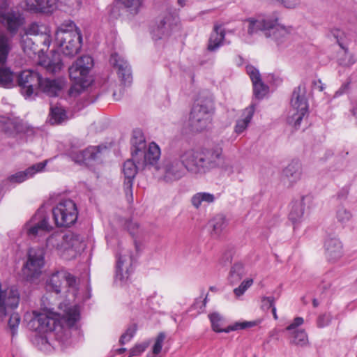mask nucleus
<instances>
[{"label":"nucleus","mask_w":357,"mask_h":357,"mask_svg":"<svg viewBox=\"0 0 357 357\" xmlns=\"http://www.w3.org/2000/svg\"><path fill=\"white\" fill-rule=\"evenodd\" d=\"M82 158H85L86 163L98 158L100 153V146H89L84 150H81Z\"/></svg>","instance_id":"obj_44"},{"label":"nucleus","mask_w":357,"mask_h":357,"mask_svg":"<svg viewBox=\"0 0 357 357\" xmlns=\"http://www.w3.org/2000/svg\"><path fill=\"white\" fill-rule=\"evenodd\" d=\"M289 332L291 344L299 347H305L308 344V337L305 330L299 329Z\"/></svg>","instance_id":"obj_38"},{"label":"nucleus","mask_w":357,"mask_h":357,"mask_svg":"<svg viewBox=\"0 0 357 357\" xmlns=\"http://www.w3.org/2000/svg\"><path fill=\"white\" fill-rule=\"evenodd\" d=\"M53 218L58 227H70L78 215L75 203L69 199L61 200L52 209Z\"/></svg>","instance_id":"obj_12"},{"label":"nucleus","mask_w":357,"mask_h":357,"mask_svg":"<svg viewBox=\"0 0 357 357\" xmlns=\"http://www.w3.org/2000/svg\"><path fill=\"white\" fill-rule=\"evenodd\" d=\"M225 38V31L221 25L215 24L213 31L210 35L207 50L210 52L216 51L223 45Z\"/></svg>","instance_id":"obj_31"},{"label":"nucleus","mask_w":357,"mask_h":357,"mask_svg":"<svg viewBox=\"0 0 357 357\" xmlns=\"http://www.w3.org/2000/svg\"><path fill=\"white\" fill-rule=\"evenodd\" d=\"M70 300L61 303L56 312L52 310L43 312L33 311L28 324L29 328L40 334L55 331L58 335L66 330V327L77 328L80 319V308L77 304L70 303Z\"/></svg>","instance_id":"obj_1"},{"label":"nucleus","mask_w":357,"mask_h":357,"mask_svg":"<svg viewBox=\"0 0 357 357\" xmlns=\"http://www.w3.org/2000/svg\"><path fill=\"white\" fill-rule=\"evenodd\" d=\"M246 70L252 82L255 96L259 99L262 98L268 92V86L264 84L258 70L254 66H247Z\"/></svg>","instance_id":"obj_26"},{"label":"nucleus","mask_w":357,"mask_h":357,"mask_svg":"<svg viewBox=\"0 0 357 357\" xmlns=\"http://www.w3.org/2000/svg\"><path fill=\"white\" fill-rule=\"evenodd\" d=\"M312 202V197L307 195L303 197L300 201L294 202L289 214V220L293 223L299 222L303 217L305 206H310Z\"/></svg>","instance_id":"obj_29"},{"label":"nucleus","mask_w":357,"mask_h":357,"mask_svg":"<svg viewBox=\"0 0 357 357\" xmlns=\"http://www.w3.org/2000/svg\"><path fill=\"white\" fill-rule=\"evenodd\" d=\"M144 169V167H139L137 161L133 159L127 160L123 165V174L124 175L123 188L127 197L132 199L133 181L139 169Z\"/></svg>","instance_id":"obj_20"},{"label":"nucleus","mask_w":357,"mask_h":357,"mask_svg":"<svg viewBox=\"0 0 357 357\" xmlns=\"http://www.w3.org/2000/svg\"><path fill=\"white\" fill-rule=\"evenodd\" d=\"M330 321H331L330 315L323 314V315L319 316V317L318 318L317 326L319 328H323V327L328 325Z\"/></svg>","instance_id":"obj_56"},{"label":"nucleus","mask_w":357,"mask_h":357,"mask_svg":"<svg viewBox=\"0 0 357 357\" xmlns=\"http://www.w3.org/2000/svg\"><path fill=\"white\" fill-rule=\"evenodd\" d=\"M205 174L213 169H220L223 172L231 175L234 172V162L223 155L222 149L215 147L203 152Z\"/></svg>","instance_id":"obj_11"},{"label":"nucleus","mask_w":357,"mask_h":357,"mask_svg":"<svg viewBox=\"0 0 357 357\" xmlns=\"http://www.w3.org/2000/svg\"><path fill=\"white\" fill-rule=\"evenodd\" d=\"M55 40L63 54L70 56H74L81 49L82 33L73 22H66L56 30Z\"/></svg>","instance_id":"obj_3"},{"label":"nucleus","mask_w":357,"mask_h":357,"mask_svg":"<svg viewBox=\"0 0 357 357\" xmlns=\"http://www.w3.org/2000/svg\"><path fill=\"white\" fill-rule=\"evenodd\" d=\"M275 4L282 6L286 8L292 9L296 8L299 3L300 0H271Z\"/></svg>","instance_id":"obj_51"},{"label":"nucleus","mask_w":357,"mask_h":357,"mask_svg":"<svg viewBox=\"0 0 357 357\" xmlns=\"http://www.w3.org/2000/svg\"><path fill=\"white\" fill-rule=\"evenodd\" d=\"M338 61L342 66H351L356 63V59L351 53L349 52L347 50H344L340 54Z\"/></svg>","instance_id":"obj_45"},{"label":"nucleus","mask_w":357,"mask_h":357,"mask_svg":"<svg viewBox=\"0 0 357 357\" xmlns=\"http://www.w3.org/2000/svg\"><path fill=\"white\" fill-rule=\"evenodd\" d=\"M0 128L9 136H15L23 130L19 119L3 116H0Z\"/></svg>","instance_id":"obj_30"},{"label":"nucleus","mask_w":357,"mask_h":357,"mask_svg":"<svg viewBox=\"0 0 357 357\" xmlns=\"http://www.w3.org/2000/svg\"><path fill=\"white\" fill-rule=\"evenodd\" d=\"M215 197L213 194L206 192L195 193L191 197V204L194 208L199 209L202 206L214 202Z\"/></svg>","instance_id":"obj_35"},{"label":"nucleus","mask_w":357,"mask_h":357,"mask_svg":"<svg viewBox=\"0 0 357 357\" xmlns=\"http://www.w3.org/2000/svg\"><path fill=\"white\" fill-rule=\"evenodd\" d=\"M38 43L37 40L33 41L27 34H23L21 36L22 47L24 52L27 54L36 53L38 51Z\"/></svg>","instance_id":"obj_42"},{"label":"nucleus","mask_w":357,"mask_h":357,"mask_svg":"<svg viewBox=\"0 0 357 357\" xmlns=\"http://www.w3.org/2000/svg\"><path fill=\"white\" fill-rule=\"evenodd\" d=\"M133 149L132 155L139 167L153 165L160 157V149L155 142L149 144L146 149L144 137L141 132H136L131 140Z\"/></svg>","instance_id":"obj_6"},{"label":"nucleus","mask_w":357,"mask_h":357,"mask_svg":"<svg viewBox=\"0 0 357 357\" xmlns=\"http://www.w3.org/2000/svg\"><path fill=\"white\" fill-rule=\"evenodd\" d=\"M45 264V252L42 248H31L27 261L22 268V274L27 280L38 278L42 273Z\"/></svg>","instance_id":"obj_14"},{"label":"nucleus","mask_w":357,"mask_h":357,"mask_svg":"<svg viewBox=\"0 0 357 357\" xmlns=\"http://www.w3.org/2000/svg\"><path fill=\"white\" fill-rule=\"evenodd\" d=\"M127 228L130 231V234L135 235L136 234L135 230L138 229L139 225L136 222L130 221L127 223Z\"/></svg>","instance_id":"obj_57"},{"label":"nucleus","mask_w":357,"mask_h":357,"mask_svg":"<svg viewBox=\"0 0 357 357\" xmlns=\"http://www.w3.org/2000/svg\"><path fill=\"white\" fill-rule=\"evenodd\" d=\"M20 293L15 287H3L0 284V323L3 322L10 311L17 308Z\"/></svg>","instance_id":"obj_17"},{"label":"nucleus","mask_w":357,"mask_h":357,"mask_svg":"<svg viewBox=\"0 0 357 357\" xmlns=\"http://www.w3.org/2000/svg\"><path fill=\"white\" fill-rule=\"evenodd\" d=\"M283 180L289 185H293L301 180L302 176V165L298 161H292L283 170Z\"/></svg>","instance_id":"obj_28"},{"label":"nucleus","mask_w":357,"mask_h":357,"mask_svg":"<svg viewBox=\"0 0 357 357\" xmlns=\"http://www.w3.org/2000/svg\"><path fill=\"white\" fill-rule=\"evenodd\" d=\"M278 20V14L276 13L268 15H259L244 20L243 27L248 35L250 36L262 31L266 37H269L271 28L275 26Z\"/></svg>","instance_id":"obj_10"},{"label":"nucleus","mask_w":357,"mask_h":357,"mask_svg":"<svg viewBox=\"0 0 357 357\" xmlns=\"http://www.w3.org/2000/svg\"><path fill=\"white\" fill-rule=\"evenodd\" d=\"M245 274V268L242 263H235L231 268L228 280L231 284L238 283Z\"/></svg>","instance_id":"obj_37"},{"label":"nucleus","mask_w":357,"mask_h":357,"mask_svg":"<svg viewBox=\"0 0 357 357\" xmlns=\"http://www.w3.org/2000/svg\"><path fill=\"white\" fill-rule=\"evenodd\" d=\"M39 63L48 72L52 73H56L60 71L63 67L61 59L58 54H54L52 58L40 61Z\"/></svg>","instance_id":"obj_36"},{"label":"nucleus","mask_w":357,"mask_h":357,"mask_svg":"<svg viewBox=\"0 0 357 357\" xmlns=\"http://www.w3.org/2000/svg\"><path fill=\"white\" fill-rule=\"evenodd\" d=\"M308 102L306 98V87L300 84L292 93L291 106L287 113V121L295 128L300 126L303 117L307 114Z\"/></svg>","instance_id":"obj_7"},{"label":"nucleus","mask_w":357,"mask_h":357,"mask_svg":"<svg viewBox=\"0 0 357 357\" xmlns=\"http://www.w3.org/2000/svg\"><path fill=\"white\" fill-rule=\"evenodd\" d=\"M257 325V321H242V322H236L234 324L228 326V330L226 331V333H229L232 331H236L239 329H245L247 328H251Z\"/></svg>","instance_id":"obj_50"},{"label":"nucleus","mask_w":357,"mask_h":357,"mask_svg":"<svg viewBox=\"0 0 357 357\" xmlns=\"http://www.w3.org/2000/svg\"><path fill=\"white\" fill-rule=\"evenodd\" d=\"M51 229L48 217L43 210H38L24 225L22 232L29 238H35L49 231Z\"/></svg>","instance_id":"obj_16"},{"label":"nucleus","mask_w":357,"mask_h":357,"mask_svg":"<svg viewBox=\"0 0 357 357\" xmlns=\"http://www.w3.org/2000/svg\"><path fill=\"white\" fill-rule=\"evenodd\" d=\"M213 112L210 100H198L193 106L189 118V126L195 132H202L211 127Z\"/></svg>","instance_id":"obj_8"},{"label":"nucleus","mask_w":357,"mask_h":357,"mask_svg":"<svg viewBox=\"0 0 357 357\" xmlns=\"http://www.w3.org/2000/svg\"><path fill=\"white\" fill-rule=\"evenodd\" d=\"M82 154L81 150L73 151L70 153V158L75 162L79 163V164L86 163L85 158H82Z\"/></svg>","instance_id":"obj_55"},{"label":"nucleus","mask_w":357,"mask_h":357,"mask_svg":"<svg viewBox=\"0 0 357 357\" xmlns=\"http://www.w3.org/2000/svg\"><path fill=\"white\" fill-rule=\"evenodd\" d=\"M137 331V326L135 324H132L127 328L126 331L122 334L120 342L122 344H126V342H129L135 335V333Z\"/></svg>","instance_id":"obj_49"},{"label":"nucleus","mask_w":357,"mask_h":357,"mask_svg":"<svg viewBox=\"0 0 357 357\" xmlns=\"http://www.w3.org/2000/svg\"><path fill=\"white\" fill-rule=\"evenodd\" d=\"M63 287H66L68 294L73 299L78 298L79 289L77 279L74 275L65 270H61L52 273L46 282L48 291L59 294Z\"/></svg>","instance_id":"obj_9"},{"label":"nucleus","mask_w":357,"mask_h":357,"mask_svg":"<svg viewBox=\"0 0 357 357\" xmlns=\"http://www.w3.org/2000/svg\"><path fill=\"white\" fill-rule=\"evenodd\" d=\"M337 221L343 226H345L353 218L351 211L343 206L337 207L335 213Z\"/></svg>","instance_id":"obj_39"},{"label":"nucleus","mask_w":357,"mask_h":357,"mask_svg":"<svg viewBox=\"0 0 357 357\" xmlns=\"http://www.w3.org/2000/svg\"><path fill=\"white\" fill-rule=\"evenodd\" d=\"M326 255L330 261H336L343 255V245L336 237L328 238L324 243Z\"/></svg>","instance_id":"obj_25"},{"label":"nucleus","mask_w":357,"mask_h":357,"mask_svg":"<svg viewBox=\"0 0 357 357\" xmlns=\"http://www.w3.org/2000/svg\"><path fill=\"white\" fill-rule=\"evenodd\" d=\"M40 75L34 70H26L17 76V84L20 87L21 93L25 98H31L36 92Z\"/></svg>","instance_id":"obj_18"},{"label":"nucleus","mask_w":357,"mask_h":357,"mask_svg":"<svg viewBox=\"0 0 357 357\" xmlns=\"http://www.w3.org/2000/svg\"><path fill=\"white\" fill-rule=\"evenodd\" d=\"M21 317L18 313L15 312L10 314L8 326L13 336H15L17 333Z\"/></svg>","instance_id":"obj_47"},{"label":"nucleus","mask_w":357,"mask_h":357,"mask_svg":"<svg viewBox=\"0 0 357 357\" xmlns=\"http://www.w3.org/2000/svg\"><path fill=\"white\" fill-rule=\"evenodd\" d=\"M162 22V25L165 26L166 24H167V21H164V22Z\"/></svg>","instance_id":"obj_64"},{"label":"nucleus","mask_w":357,"mask_h":357,"mask_svg":"<svg viewBox=\"0 0 357 357\" xmlns=\"http://www.w3.org/2000/svg\"><path fill=\"white\" fill-rule=\"evenodd\" d=\"M209 319L211 323L212 328L217 333L225 332L227 328H222L223 318L218 313H212L209 314Z\"/></svg>","instance_id":"obj_43"},{"label":"nucleus","mask_w":357,"mask_h":357,"mask_svg":"<svg viewBox=\"0 0 357 357\" xmlns=\"http://www.w3.org/2000/svg\"><path fill=\"white\" fill-rule=\"evenodd\" d=\"M179 157L182 159L186 172L194 175L205 174L203 152L194 149H182L179 150Z\"/></svg>","instance_id":"obj_15"},{"label":"nucleus","mask_w":357,"mask_h":357,"mask_svg":"<svg viewBox=\"0 0 357 357\" xmlns=\"http://www.w3.org/2000/svg\"><path fill=\"white\" fill-rule=\"evenodd\" d=\"M93 66L92 57L85 55L77 59L69 68L70 77L75 82L69 90L70 96H76L91 84L92 79L89 72Z\"/></svg>","instance_id":"obj_5"},{"label":"nucleus","mask_w":357,"mask_h":357,"mask_svg":"<svg viewBox=\"0 0 357 357\" xmlns=\"http://www.w3.org/2000/svg\"><path fill=\"white\" fill-rule=\"evenodd\" d=\"M42 341H43H43H45V342H47V337H42Z\"/></svg>","instance_id":"obj_63"},{"label":"nucleus","mask_w":357,"mask_h":357,"mask_svg":"<svg viewBox=\"0 0 357 357\" xmlns=\"http://www.w3.org/2000/svg\"><path fill=\"white\" fill-rule=\"evenodd\" d=\"M166 335L164 333H160L155 338V342L152 347V355H148V357H155L161 352Z\"/></svg>","instance_id":"obj_46"},{"label":"nucleus","mask_w":357,"mask_h":357,"mask_svg":"<svg viewBox=\"0 0 357 357\" xmlns=\"http://www.w3.org/2000/svg\"><path fill=\"white\" fill-rule=\"evenodd\" d=\"M294 33V29L292 26H284L276 22L275 26L271 28V36L278 45H282L287 43L292 34Z\"/></svg>","instance_id":"obj_27"},{"label":"nucleus","mask_w":357,"mask_h":357,"mask_svg":"<svg viewBox=\"0 0 357 357\" xmlns=\"http://www.w3.org/2000/svg\"><path fill=\"white\" fill-rule=\"evenodd\" d=\"M227 262H230L231 261V257L230 256H228L227 257Z\"/></svg>","instance_id":"obj_62"},{"label":"nucleus","mask_w":357,"mask_h":357,"mask_svg":"<svg viewBox=\"0 0 357 357\" xmlns=\"http://www.w3.org/2000/svg\"><path fill=\"white\" fill-rule=\"evenodd\" d=\"M110 63L117 71L118 76L124 85H130L132 81L131 70L128 62L116 53L112 54Z\"/></svg>","instance_id":"obj_22"},{"label":"nucleus","mask_w":357,"mask_h":357,"mask_svg":"<svg viewBox=\"0 0 357 357\" xmlns=\"http://www.w3.org/2000/svg\"><path fill=\"white\" fill-rule=\"evenodd\" d=\"M146 347V344H139L135 345L133 348L130 349L129 357L140 355L145 351Z\"/></svg>","instance_id":"obj_53"},{"label":"nucleus","mask_w":357,"mask_h":357,"mask_svg":"<svg viewBox=\"0 0 357 357\" xmlns=\"http://www.w3.org/2000/svg\"><path fill=\"white\" fill-rule=\"evenodd\" d=\"M304 323V319L302 317H296L293 322L289 324L287 328L286 331H293L297 330L296 328L301 326Z\"/></svg>","instance_id":"obj_54"},{"label":"nucleus","mask_w":357,"mask_h":357,"mask_svg":"<svg viewBox=\"0 0 357 357\" xmlns=\"http://www.w3.org/2000/svg\"><path fill=\"white\" fill-rule=\"evenodd\" d=\"M255 110V105H251L243 111L241 118L236 121L234 127L236 133L241 134L247 129L253 117Z\"/></svg>","instance_id":"obj_32"},{"label":"nucleus","mask_w":357,"mask_h":357,"mask_svg":"<svg viewBox=\"0 0 357 357\" xmlns=\"http://www.w3.org/2000/svg\"><path fill=\"white\" fill-rule=\"evenodd\" d=\"M23 23L24 18L22 15L9 9L6 1L2 2L0 6V24L5 26L10 33H15ZM10 50L9 38L0 31V86L5 89H11L15 86V75L5 65Z\"/></svg>","instance_id":"obj_2"},{"label":"nucleus","mask_w":357,"mask_h":357,"mask_svg":"<svg viewBox=\"0 0 357 357\" xmlns=\"http://www.w3.org/2000/svg\"><path fill=\"white\" fill-rule=\"evenodd\" d=\"M24 34L38 37L37 43H40L43 46V47L40 50L41 51L47 50L51 44L50 29L44 24L38 22L31 23L26 27Z\"/></svg>","instance_id":"obj_21"},{"label":"nucleus","mask_w":357,"mask_h":357,"mask_svg":"<svg viewBox=\"0 0 357 357\" xmlns=\"http://www.w3.org/2000/svg\"><path fill=\"white\" fill-rule=\"evenodd\" d=\"M120 2L132 15L139 13L144 5V0H120Z\"/></svg>","instance_id":"obj_41"},{"label":"nucleus","mask_w":357,"mask_h":357,"mask_svg":"<svg viewBox=\"0 0 357 357\" xmlns=\"http://www.w3.org/2000/svg\"><path fill=\"white\" fill-rule=\"evenodd\" d=\"M314 85L320 91H322L325 88L324 84L321 82V80H318L317 82H314Z\"/></svg>","instance_id":"obj_58"},{"label":"nucleus","mask_w":357,"mask_h":357,"mask_svg":"<svg viewBox=\"0 0 357 357\" xmlns=\"http://www.w3.org/2000/svg\"><path fill=\"white\" fill-rule=\"evenodd\" d=\"M64 85L65 82L61 79H43L41 77L37 89L50 97H56Z\"/></svg>","instance_id":"obj_23"},{"label":"nucleus","mask_w":357,"mask_h":357,"mask_svg":"<svg viewBox=\"0 0 357 357\" xmlns=\"http://www.w3.org/2000/svg\"><path fill=\"white\" fill-rule=\"evenodd\" d=\"M313 305L314 307H317L318 305V303H317V301L316 299L313 300Z\"/></svg>","instance_id":"obj_61"},{"label":"nucleus","mask_w":357,"mask_h":357,"mask_svg":"<svg viewBox=\"0 0 357 357\" xmlns=\"http://www.w3.org/2000/svg\"><path fill=\"white\" fill-rule=\"evenodd\" d=\"M50 116V122L52 124L61 123L67 119L65 110L57 106L51 108Z\"/></svg>","instance_id":"obj_40"},{"label":"nucleus","mask_w":357,"mask_h":357,"mask_svg":"<svg viewBox=\"0 0 357 357\" xmlns=\"http://www.w3.org/2000/svg\"><path fill=\"white\" fill-rule=\"evenodd\" d=\"M252 284L253 280L251 278L243 280L238 287L234 289V294L237 297L242 296Z\"/></svg>","instance_id":"obj_48"},{"label":"nucleus","mask_w":357,"mask_h":357,"mask_svg":"<svg viewBox=\"0 0 357 357\" xmlns=\"http://www.w3.org/2000/svg\"><path fill=\"white\" fill-rule=\"evenodd\" d=\"M227 222L223 215L214 216L208 223L211 229V234L213 237H218L226 227Z\"/></svg>","instance_id":"obj_34"},{"label":"nucleus","mask_w":357,"mask_h":357,"mask_svg":"<svg viewBox=\"0 0 357 357\" xmlns=\"http://www.w3.org/2000/svg\"><path fill=\"white\" fill-rule=\"evenodd\" d=\"M275 299L273 296H264L261 298V307L264 310H269L274 307Z\"/></svg>","instance_id":"obj_52"},{"label":"nucleus","mask_w":357,"mask_h":357,"mask_svg":"<svg viewBox=\"0 0 357 357\" xmlns=\"http://www.w3.org/2000/svg\"><path fill=\"white\" fill-rule=\"evenodd\" d=\"M177 3L180 6L183 7L186 4V0H178Z\"/></svg>","instance_id":"obj_60"},{"label":"nucleus","mask_w":357,"mask_h":357,"mask_svg":"<svg viewBox=\"0 0 357 357\" xmlns=\"http://www.w3.org/2000/svg\"><path fill=\"white\" fill-rule=\"evenodd\" d=\"M271 311H272V314H273V318L275 320H277L278 319V314H277L275 306L271 309Z\"/></svg>","instance_id":"obj_59"},{"label":"nucleus","mask_w":357,"mask_h":357,"mask_svg":"<svg viewBox=\"0 0 357 357\" xmlns=\"http://www.w3.org/2000/svg\"><path fill=\"white\" fill-rule=\"evenodd\" d=\"M48 160L33 165L24 171L18 172L8 178V181L11 183H20L26 179L33 177L36 173L41 172L44 170L47 164Z\"/></svg>","instance_id":"obj_24"},{"label":"nucleus","mask_w":357,"mask_h":357,"mask_svg":"<svg viewBox=\"0 0 357 357\" xmlns=\"http://www.w3.org/2000/svg\"><path fill=\"white\" fill-rule=\"evenodd\" d=\"M55 7L54 3L50 0H29L26 2V8L33 12L50 13Z\"/></svg>","instance_id":"obj_33"},{"label":"nucleus","mask_w":357,"mask_h":357,"mask_svg":"<svg viewBox=\"0 0 357 357\" xmlns=\"http://www.w3.org/2000/svg\"><path fill=\"white\" fill-rule=\"evenodd\" d=\"M161 173L160 179L170 183L178 181L183 178L186 170L182 162V159L179 157V151L174 155L165 158L158 169Z\"/></svg>","instance_id":"obj_13"},{"label":"nucleus","mask_w":357,"mask_h":357,"mask_svg":"<svg viewBox=\"0 0 357 357\" xmlns=\"http://www.w3.org/2000/svg\"><path fill=\"white\" fill-rule=\"evenodd\" d=\"M116 258V278L121 281L126 280L132 271L134 257L130 249L120 248Z\"/></svg>","instance_id":"obj_19"},{"label":"nucleus","mask_w":357,"mask_h":357,"mask_svg":"<svg viewBox=\"0 0 357 357\" xmlns=\"http://www.w3.org/2000/svg\"><path fill=\"white\" fill-rule=\"evenodd\" d=\"M47 247L54 249L57 254L70 259L84 249V245L79 237L73 233H56L47 239Z\"/></svg>","instance_id":"obj_4"}]
</instances>
